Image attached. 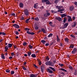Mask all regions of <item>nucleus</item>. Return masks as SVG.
<instances>
[{"instance_id":"nucleus-23","label":"nucleus","mask_w":77,"mask_h":77,"mask_svg":"<svg viewBox=\"0 0 77 77\" xmlns=\"http://www.w3.org/2000/svg\"><path fill=\"white\" fill-rule=\"evenodd\" d=\"M30 19V18H27L26 19V20H25V22H26V23H29V20Z\"/></svg>"},{"instance_id":"nucleus-40","label":"nucleus","mask_w":77,"mask_h":77,"mask_svg":"<svg viewBox=\"0 0 77 77\" xmlns=\"http://www.w3.org/2000/svg\"><path fill=\"white\" fill-rule=\"evenodd\" d=\"M66 21V19L65 18V17H64V20H63V22L64 23H65V22Z\"/></svg>"},{"instance_id":"nucleus-53","label":"nucleus","mask_w":77,"mask_h":77,"mask_svg":"<svg viewBox=\"0 0 77 77\" xmlns=\"http://www.w3.org/2000/svg\"><path fill=\"white\" fill-rule=\"evenodd\" d=\"M43 16H44V17H48V16H47L46 13H45L44 14H43Z\"/></svg>"},{"instance_id":"nucleus-47","label":"nucleus","mask_w":77,"mask_h":77,"mask_svg":"<svg viewBox=\"0 0 77 77\" xmlns=\"http://www.w3.org/2000/svg\"><path fill=\"white\" fill-rule=\"evenodd\" d=\"M46 14L48 16H49V15H50V14L49 13H48V12H47V13H46Z\"/></svg>"},{"instance_id":"nucleus-32","label":"nucleus","mask_w":77,"mask_h":77,"mask_svg":"<svg viewBox=\"0 0 77 77\" xmlns=\"http://www.w3.org/2000/svg\"><path fill=\"white\" fill-rule=\"evenodd\" d=\"M51 12H52V13H55V14H56V13H57V11H54V10H52L51 11Z\"/></svg>"},{"instance_id":"nucleus-41","label":"nucleus","mask_w":77,"mask_h":77,"mask_svg":"<svg viewBox=\"0 0 77 77\" xmlns=\"http://www.w3.org/2000/svg\"><path fill=\"white\" fill-rule=\"evenodd\" d=\"M1 58H2V59H5V56H4V55H2Z\"/></svg>"},{"instance_id":"nucleus-5","label":"nucleus","mask_w":77,"mask_h":77,"mask_svg":"<svg viewBox=\"0 0 77 77\" xmlns=\"http://www.w3.org/2000/svg\"><path fill=\"white\" fill-rule=\"evenodd\" d=\"M77 51V49L76 48H73V51H72V54H75V53H76V52Z\"/></svg>"},{"instance_id":"nucleus-12","label":"nucleus","mask_w":77,"mask_h":77,"mask_svg":"<svg viewBox=\"0 0 77 77\" xmlns=\"http://www.w3.org/2000/svg\"><path fill=\"white\" fill-rule=\"evenodd\" d=\"M19 6L21 8H22L24 6V5L23 3H20L19 4Z\"/></svg>"},{"instance_id":"nucleus-9","label":"nucleus","mask_w":77,"mask_h":77,"mask_svg":"<svg viewBox=\"0 0 77 77\" xmlns=\"http://www.w3.org/2000/svg\"><path fill=\"white\" fill-rule=\"evenodd\" d=\"M47 70L48 72L50 73H53V71L50 69H48Z\"/></svg>"},{"instance_id":"nucleus-63","label":"nucleus","mask_w":77,"mask_h":77,"mask_svg":"<svg viewBox=\"0 0 77 77\" xmlns=\"http://www.w3.org/2000/svg\"><path fill=\"white\" fill-rule=\"evenodd\" d=\"M34 67H35V68H38V66H36V65L35 64L34 65Z\"/></svg>"},{"instance_id":"nucleus-29","label":"nucleus","mask_w":77,"mask_h":77,"mask_svg":"<svg viewBox=\"0 0 77 77\" xmlns=\"http://www.w3.org/2000/svg\"><path fill=\"white\" fill-rule=\"evenodd\" d=\"M66 16V14H63L61 15V17H62V18H63Z\"/></svg>"},{"instance_id":"nucleus-7","label":"nucleus","mask_w":77,"mask_h":77,"mask_svg":"<svg viewBox=\"0 0 77 77\" xmlns=\"http://www.w3.org/2000/svg\"><path fill=\"white\" fill-rule=\"evenodd\" d=\"M26 33L29 35H33L35 34V33L33 32H29V31H26Z\"/></svg>"},{"instance_id":"nucleus-49","label":"nucleus","mask_w":77,"mask_h":77,"mask_svg":"<svg viewBox=\"0 0 77 77\" xmlns=\"http://www.w3.org/2000/svg\"><path fill=\"white\" fill-rule=\"evenodd\" d=\"M70 36L71 37H73V38H75V35H71Z\"/></svg>"},{"instance_id":"nucleus-59","label":"nucleus","mask_w":77,"mask_h":77,"mask_svg":"<svg viewBox=\"0 0 77 77\" xmlns=\"http://www.w3.org/2000/svg\"><path fill=\"white\" fill-rule=\"evenodd\" d=\"M11 55L13 56L14 55V54L13 52H12L11 53Z\"/></svg>"},{"instance_id":"nucleus-1","label":"nucleus","mask_w":77,"mask_h":77,"mask_svg":"<svg viewBox=\"0 0 77 77\" xmlns=\"http://www.w3.org/2000/svg\"><path fill=\"white\" fill-rule=\"evenodd\" d=\"M45 65L51 66H54V63L50 61H47L45 62Z\"/></svg>"},{"instance_id":"nucleus-6","label":"nucleus","mask_w":77,"mask_h":77,"mask_svg":"<svg viewBox=\"0 0 77 77\" xmlns=\"http://www.w3.org/2000/svg\"><path fill=\"white\" fill-rule=\"evenodd\" d=\"M67 17L68 18V21L69 22L72 21L71 17L70 16L67 15Z\"/></svg>"},{"instance_id":"nucleus-60","label":"nucleus","mask_w":77,"mask_h":77,"mask_svg":"<svg viewBox=\"0 0 77 77\" xmlns=\"http://www.w3.org/2000/svg\"><path fill=\"white\" fill-rule=\"evenodd\" d=\"M49 45V43H47V44H45V46H48Z\"/></svg>"},{"instance_id":"nucleus-43","label":"nucleus","mask_w":77,"mask_h":77,"mask_svg":"<svg viewBox=\"0 0 77 77\" xmlns=\"http://www.w3.org/2000/svg\"><path fill=\"white\" fill-rule=\"evenodd\" d=\"M77 72V71L75 70V71L74 72V73L73 74H74V75H77V73H76Z\"/></svg>"},{"instance_id":"nucleus-13","label":"nucleus","mask_w":77,"mask_h":77,"mask_svg":"<svg viewBox=\"0 0 77 77\" xmlns=\"http://www.w3.org/2000/svg\"><path fill=\"white\" fill-rule=\"evenodd\" d=\"M6 35V34L5 33V32H0V35Z\"/></svg>"},{"instance_id":"nucleus-35","label":"nucleus","mask_w":77,"mask_h":77,"mask_svg":"<svg viewBox=\"0 0 77 77\" xmlns=\"http://www.w3.org/2000/svg\"><path fill=\"white\" fill-rule=\"evenodd\" d=\"M41 42H42L43 44H45V43L46 42V41L42 40L41 41Z\"/></svg>"},{"instance_id":"nucleus-10","label":"nucleus","mask_w":77,"mask_h":77,"mask_svg":"<svg viewBox=\"0 0 77 77\" xmlns=\"http://www.w3.org/2000/svg\"><path fill=\"white\" fill-rule=\"evenodd\" d=\"M37 77V75L35 74H31L30 75V77Z\"/></svg>"},{"instance_id":"nucleus-2","label":"nucleus","mask_w":77,"mask_h":77,"mask_svg":"<svg viewBox=\"0 0 77 77\" xmlns=\"http://www.w3.org/2000/svg\"><path fill=\"white\" fill-rule=\"evenodd\" d=\"M68 25V23H65L64 25V26H63V27H61L60 28L62 29H65V28H66L67 26Z\"/></svg>"},{"instance_id":"nucleus-52","label":"nucleus","mask_w":77,"mask_h":77,"mask_svg":"<svg viewBox=\"0 0 77 77\" xmlns=\"http://www.w3.org/2000/svg\"><path fill=\"white\" fill-rule=\"evenodd\" d=\"M46 59L47 61H48L49 60V58L48 56L46 57Z\"/></svg>"},{"instance_id":"nucleus-45","label":"nucleus","mask_w":77,"mask_h":77,"mask_svg":"<svg viewBox=\"0 0 77 77\" xmlns=\"http://www.w3.org/2000/svg\"><path fill=\"white\" fill-rule=\"evenodd\" d=\"M26 45H27V43L26 42H24V43H23V46H25Z\"/></svg>"},{"instance_id":"nucleus-44","label":"nucleus","mask_w":77,"mask_h":77,"mask_svg":"<svg viewBox=\"0 0 77 77\" xmlns=\"http://www.w3.org/2000/svg\"><path fill=\"white\" fill-rule=\"evenodd\" d=\"M14 74V72L12 71H11V75H12Z\"/></svg>"},{"instance_id":"nucleus-30","label":"nucleus","mask_w":77,"mask_h":77,"mask_svg":"<svg viewBox=\"0 0 77 77\" xmlns=\"http://www.w3.org/2000/svg\"><path fill=\"white\" fill-rule=\"evenodd\" d=\"M34 20L36 21H39V18L38 17H36L34 18Z\"/></svg>"},{"instance_id":"nucleus-61","label":"nucleus","mask_w":77,"mask_h":77,"mask_svg":"<svg viewBox=\"0 0 77 77\" xmlns=\"http://www.w3.org/2000/svg\"><path fill=\"white\" fill-rule=\"evenodd\" d=\"M56 60H57L56 59H55V60H53V63H56Z\"/></svg>"},{"instance_id":"nucleus-42","label":"nucleus","mask_w":77,"mask_h":77,"mask_svg":"<svg viewBox=\"0 0 77 77\" xmlns=\"http://www.w3.org/2000/svg\"><path fill=\"white\" fill-rule=\"evenodd\" d=\"M5 72L7 73H9V72H10V70L8 69H7L5 70Z\"/></svg>"},{"instance_id":"nucleus-39","label":"nucleus","mask_w":77,"mask_h":77,"mask_svg":"<svg viewBox=\"0 0 77 77\" xmlns=\"http://www.w3.org/2000/svg\"><path fill=\"white\" fill-rule=\"evenodd\" d=\"M29 48L30 49H32V46L31 45H29Z\"/></svg>"},{"instance_id":"nucleus-57","label":"nucleus","mask_w":77,"mask_h":77,"mask_svg":"<svg viewBox=\"0 0 77 77\" xmlns=\"http://www.w3.org/2000/svg\"><path fill=\"white\" fill-rule=\"evenodd\" d=\"M59 65L60 66H63V64H59Z\"/></svg>"},{"instance_id":"nucleus-50","label":"nucleus","mask_w":77,"mask_h":77,"mask_svg":"<svg viewBox=\"0 0 77 77\" xmlns=\"http://www.w3.org/2000/svg\"><path fill=\"white\" fill-rule=\"evenodd\" d=\"M26 67H25L24 66H23V69H24V70H27V69H26Z\"/></svg>"},{"instance_id":"nucleus-4","label":"nucleus","mask_w":77,"mask_h":77,"mask_svg":"<svg viewBox=\"0 0 77 77\" xmlns=\"http://www.w3.org/2000/svg\"><path fill=\"white\" fill-rule=\"evenodd\" d=\"M13 26L15 27V28H16V29H18L19 28V26L17 24H14L13 25Z\"/></svg>"},{"instance_id":"nucleus-24","label":"nucleus","mask_w":77,"mask_h":77,"mask_svg":"<svg viewBox=\"0 0 77 77\" xmlns=\"http://www.w3.org/2000/svg\"><path fill=\"white\" fill-rule=\"evenodd\" d=\"M41 31H42V32H43L45 33H46V30H45V29L44 28L42 29Z\"/></svg>"},{"instance_id":"nucleus-3","label":"nucleus","mask_w":77,"mask_h":77,"mask_svg":"<svg viewBox=\"0 0 77 77\" xmlns=\"http://www.w3.org/2000/svg\"><path fill=\"white\" fill-rule=\"evenodd\" d=\"M24 14L26 16H28L29 15V12L27 9H26L24 11Z\"/></svg>"},{"instance_id":"nucleus-17","label":"nucleus","mask_w":77,"mask_h":77,"mask_svg":"<svg viewBox=\"0 0 77 77\" xmlns=\"http://www.w3.org/2000/svg\"><path fill=\"white\" fill-rule=\"evenodd\" d=\"M69 40V39L67 38H64V41L68 43Z\"/></svg>"},{"instance_id":"nucleus-58","label":"nucleus","mask_w":77,"mask_h":77,"mask_svg":"<svg viewBox=\"0 0 77 77\" xmlns=\"http://www.w3.org/2000/svg\"><path fill=\"white\" fill-rule=\"evenodd\" d=\"M38 27L37 26H35V30H38Z\"/></svg>"},{"instance_id":"nucleus-19","label":"nucleus","mask_w":77,"mask_h":77,"mask_svg":"<svg viewBox=\"0 0 77 77\" xmlns=\"http://www.w3.org/2000/svg\"><path fill=\"white\" fill-rule=\"evenodd\" d=\"M49 68L50 69H52V70H53V71L54 72H55L56 71V69H54V68H53L51 66H50L49 67Z\"/></svg>"},{"instance_id":"nucleus-28","label":"nucleus","mask_w":77,"mask_h":77,"mask_svg":"<svg viewBox=\"0 0 77 77\" xmlns=\"http://www.w3.org/2000/svg\"><path fill=\"white\" fill-rule=\"evenodd\" d=\"M49 0H42V3H45L49 1Z\"/></svg>"},{"instance_id":"nucleus-21","label":"nucleus","mask_w":77,"mask_h":77,"mask_svg":"<svg viewBox=\"0 0 77 77\" xmlns=\"http://www.w3.org/2000/svg\"><path fill=\"white\" fill-rule=\"evenodd\" d=\"M49 68L50 69H52V70H53V71L54 72H55L56 71V69H54V68H53L51 66H50L49 67Z\"/></svg>"},{"instance_id":"nucleus-14","label":"nucleus","mask_w":77,"mask_h":77,"mask_svg":"<svg viewBox=\"0 0 77 77\" xmlns=\"http://www.w3.org/2000/svg\"><path fill=\"white\" fill-rule=\"evenodd\" d=\"M45 2V4H46V5H51V3L49 1H48L46 2Z\"/></svg>"},{"instance_id":"nucleus-38","label":"nucleus","mask_w":77,"mask_h":77,"mask_svg":"<svg viewBox=\"0 0 77 77\" xmlns=\"http://www.w3.org/2000/svg\"><path fill=\"white\" fill-rule=\"evenodd\" d=\"M73 23L74 24V25H73L72 26L74 27L76 26V22H73Z\"/></svg>"},{"instance_id":"nucleus-34","label":"nucleus","mask_w":77,"mask_h":77,"mask_svg":"<svg viewBox=\"0 0 77 77\" xmlns=\"http://www.w3.org/2000/svg\"><path fill=\"white\" fill-rule=\"evenodd\" d=\"M53 35V34L51 33H50L49 35H48V38H50Z\"/></svg>"},{"instance_id":"nucleus-16","label":"nucleus","mask_w":77,"mask_h":77,"mask_svg":"<svg viewBox=\"0 0 77 77\" xmlns=\"http://www.w3.org/2000/svg\"><path fill=\"white\" fill-rule=\"evenodd\" d=\"M41 71H42V72H44V67L43 66H41Z\"/></svg>"},{"instance_id":"nucleus-62","label":"nucleus","mask_w":77,"mask_h":77,"mask_svg":"<svg viewBox=\"0 0 77 77\" xmlns=\"http://www.w3.org/2000/svg\"><path fill=\"white\" fill-rule=\"evenodd\" d=\"M11 16H15V14L14 13H11Z\"/></svg>"},{"instance_id":"nucleus-51","label":"nucleus","mask_w":77,"mask_h":77,"mask_svg":"<svg viewBox=\"0 0 77 77\" xmlns=\"http://www.w3.org/2000/svg\"><path fill=\"white\" fill-rule=\"evenodd\" d=\"M60 6H57L56 8L58 9V10H60Z\"/></svg>"},{"instance_id":"nucleus-46","label":"nucleus","mask_w":77,"mask_h":77,"mask_svg":"<svg viewBox=\"0 0 77 77\" xmlns=\"http://www.w3.org/2000/svg\"><path fill=\"white\" fill-rule=\"evenodd\" d=\"M69 48H74V46L73 45H70L69 47Z\"/></svg>"},{"instance_id":"nucleus-18","label":"nucleus","mask_w":77,"mask_h":77,"mask_svg":"<svg viewBox=\"0 0 77 77\" xmlns=\"http://www.w3.org/2000/svg\"><path fill=\"white\" fill-rule=\"evenodd\" d=\"M49 68L50 69H52V70H53V71L54 72H55L56 71V69H54V68H53L51 66H50L49 67Z\"/></svg>"},{"instance_id":"nucleus-11","label":"nucleus","mask_w":77,"mask_h":77,"mask_svg":"<svg viewBox=\"0 0 77 77\" xmlns=\"http://www.w3.org/2000/svg\"><path fill=\"white\" fill-rule=\"evenodd\" d=\"M55 19H56V20H58L60 22L61 21V18L60 17H56V18H55Z\"/></svg>"},{"instance_id":"nucleus-54","label":"nucleus","mask_w":77,"mask_h":77,"mask_svg":"<svg viewBox=\"0 0 77 77\" xmlns=\"http://www.w3.org/2000/svg\"><path fill=\"white\" fill-rule=\"evenodd\" d=\"M55 42H51V43H50V46H51V45H52L53 44H54Z\"/></svg>"},{"instance_id":"nucleus-20","label":"nucleus","mask_w":77,"mask_h":77,"mask_svg":"<svg viewBox=\"0 0 77 77\" xmlns=\"http://www.w3.org/2000/svg\"><path fill=\"white\" fill-rule=\"evenodd\" d=\"M49 68L50 69H52V70H53V71L54 72H55L56 71V69H54V68H53L51 66H50L49 67Z\"/></svg>"},{"instance_id":"nucleus-8","label":"nucleus","mask_w":77,"mask_h":77,"mask_svg":"<svg viewBox=\"0 0 77 77\" xmlns=\"http://www.w3.org/2000/svg\"><path fill=\"white\" fill-rule=\"evenodd\" d=\"M74 7L72 5L70 7V8H69L70 11H73V10H74Z\"/></svg>"},{"instance_id":"nucleus-48","label":"nucleus","mask_w":77,"mask_h":77,"mask_svg":"<svg viewBox=\"0 0 77 77\" xmlns=\"http://www.w3.org/2000/svg\"><path fill=\"white\" fill-rule=\"evenodd\" d=\"M29 28H27L26 27V28H25V30H26V31H29Z\"/></svg>"},{"instance_id":"nucleus-15","label":"nucleus","mask_w":77,"mask_h":77,"mask_svg":"<svg viewBox=\"0 0 77 77\" xmlns=\"http://www.w3.org/2000/svg\"><path fill=\"white\" fill-rule=\"evenodd\" d=\"M57 40L58 42H59L60 41V40L59 38L58 35H57Z\"/></svg>"},{"instance_id":"nucleus-27","label":"nucleus","mask_w":77,"mask_h":77,"mask_svg":"<svg viewBox=\"0 0 77 77\" xmlns=\"http://www.w3.org/2000/svg\"><path fill=\"white\" fill-rule=\"evenodd\" d=\"M8 46L9 48H10L13 45L12 44L9 43L8 44Z\"/></svg>"},{"instance_id":"nucleus-56","label":"nucleus","mask_w":77,"mask_h":77,"mask_svg":"<svg viewBox=\"0 0 77 77\" xmlns=\"http://www.w3.org/2000/svg\"><path fill=\"white\" fill-rule=\"evenodd\" d=\"M8 48H9V47H8V45H7V46H5V48H4L8 49Z\"/></svg>"},{"instance_id":"nucleus-33","label":"nucleus","mask_w":77,"mask_h":77,"mask_svg":"<svg viewBox=\"0 0 77 77\" xmlns=\"http://www.w3.org/2000/svg\"><path fill=\"white\" fill-rule=\"evenodd\" d=\"M49 25L52 27H54V26L53 25V23L51 22H50L49 23Z\"/></svg>"},{"instance_id":"nucleus-36","label":"nucleus","mask_w":77,"mask_h":77,"mask_svg":"<svg viewBox=\"0 0 77 77\" xmlns=\"http://www.w3.org/2000/svg\"><path fill=\"white\" fill-rule=\"evenodd\" d=\"M31 54V52H28V55L29 57H30V55Z\"/></svg>"},{"instance_id":"nucleus-25","label":"nucleus","mask_w":77,"mask_h":77,"mask_svg":"<svg viewBox=\"0 0 77 77\" xmlns=\"http://www.w3.org/2000/svg\"><path fill=\"white\" fill-rule=\"evenodd\" d=\"M38 6V5H37V4H35L34 5V8L36 9V7H37Z\"/></svg>"},{"instance_id":"nucleus-26","label":"nucleus","mask_w":77,"mask_h":77,"mask_svg":"<svg viewBox=\"0 0 77 77\" xmlns=\"http://www.w3.org/2000/svg\"><path fill=\"white\" fill-rule=\"evenodd\" d=\"M31 56H32V57L33 58H35L36 57V55L35 54H32V55H31Z\"/></svg>"},{"instance_id":"nucleus-64","label":"nucleus","mask_w":77,"mask_h":77,"mask_svg":"<svg viewBox=\"0 0 77 77\" xmlns=\"http://www.w3.org/2000/svg\"><path fill=\"white\" fill-rule=\"evenodd\" d=\"M58 2V1H55L54 2L55 3V4H57V3Z\"/></svg>"},{"instance_id":"nucleus-37","label":"nucleus","mask_w":77,"mask_h":77,"mask_svg":"<svg viewBox=\"0 0 77 77\" xmlns=\"http://www.w3.org/2000/svg\"><path fill=\"white\" fill-rule=\"evenodd\" d=\"M69 69L72 71L73 70V68L72 66H69Z\"/></svg>"},{"instance_id":"nucleus-55","label":"nucleus","mask_w":77,"mask_h":77,"mask_svg":"<svg viewBox=\"0 0 77 77\" xmlns=\"http://www.w3.org/2000/svg\"><path fill=\"white\" fill-rule=\"evenodd\" d=\"M15 34L16 35H18V34H19V33H18V31H15Z\"/></svg>"},{"instance_id":"nucleus-22","label":"nucleus","mask_w":77,"mask_h":77,"mask_svg":"<svg viewBox=\"0 0 77 77\" xmlns=\"http://www.w3.org/2000/svg\"><path fill=\"white\" fill-rule=\"evenodd\" d=\"M64 10H65V9L64 8L62 9H59L57 11V12H60V11H64Z\"/></svg>"},{"instance_id":"nucleus-31","label":"nucleus","mask_w":77,"mask_h":77,"mask_svg":"<svg viewBox=\"0 0 77 77\" xmlns=\"http://www.w3.org/2000/svg\"><path fill=\"white\" fill-rule=\"evenodd\" d=\"M60 70L64 71L65 72H67V71L65 69L63 68H61L60 69Z\"/></svg>"}]
</instances>
